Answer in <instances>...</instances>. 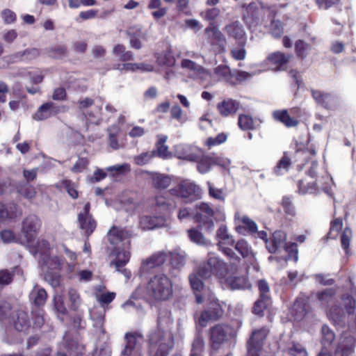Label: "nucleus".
Returning a JSON list of instances; mask_svg holds the SVG:
<instances>
[{
	"label": "nucleus",
	"instance_id": "nucleus-50",
	"mask_svg": "<svg viewBox=\"0 0 356 356\" xmlns=\"http://www.w3.org/2000/svg\"><path fill=\"white\" fill-rule=\"evenodd\" d=\"M214 74L218 76L217 81H229L231 79V71L226 65H219L214 69Z\"/></svg>",
	"mask_w": 356,
	"mask_h": 356
},
{
	"label": "nucleus",
	"instance_id": "nucleus-30",
	"mask_svg": "<svg viewBox=\"0 0 356 356\" xmlns=\"http://www.w3.org/2000/svg\"><path fill=\"white\" fill-rule=\"evenodd\" d=\"M21 214L17 205L14 203H0V220H12Z\"/></svg>",
	"mask_w": 356,
	"mask_h": 356
},
{
	"label": "nucleus",
	"instance_id": "nucleus-56",
	"mask_svg": "<svg viewBox=\"0 0 356 356\" xmlns=\"http://www.w3.org/2000/svg\"><path fill=\"white\" fill-rule=\"evenodd\" d=\"M352 238V231L349 227H346L342 233L341 237V246L346 252V254H348L349 252V246L350 240Z\"/></svg>",
	"mask_w": 356,
	"mask_h": 356
},
{
	"label": "nucleus",
	"instance_id": "nucleus-57",
	"mask_svg": "<svg viewBox=\"0 0 356 356\" xmlns=\"http://www.w3.org/2000/svg\"><path fill=\"white\" fill-rule=\"evenodd\" d=\"M308 49L309 44L305 41L301 40L296 41L295 44V50L298 57L304 59L307 56Z\"/></svg>",
	"mask_w": 356,
	"mask_h": 356
},
{
	"label": "nucleus",
	"instance_id": "nucleus-6",
	"mask_svg": "<svg viewBox=\"0 0 356 356\" xmlns=\"http://www.w3.org/2000/svg\"><path fill=\"white\" fill-rule=\"evenodd\" d=\"M39 263L44 273L45 280L54 288L60 285V275L59 270L63 264L57 256L44 255L39 259Z\"/></svg>",
	"mask_w": 356,
	"mask_h": 356
},
{
	"label": "nucleus",
	"instance_id": "nucleus-34",
	"mask_svg": "<svg viewBox=\"0 0 356 356\" xmlns=\"http://www.w3.org/2000/svg\"><path fill=\"white\" fill-rule=\"evenodd\" d=\"M275 120L282 122L286 127H294L298 125V120L291 118L286 110L275 111L273 113Z\"/></svg>",
	"mask_w": 356,
	"mask_h": 356
},
{
	"label": "nucleus",
	"instance_id": "nucleus-45",
	"mask_svg": "<svg viewBox=\"0 0 356 356\" xmlns=\"http://www.w3.org/2000/svg\"><path fill=\"white\" fill-rule=\"evenodd\" d=\"M282 250L287 253V255L284 256L281 259L284 264H286V261L289 259H293L295 262L298 261V251L297 248V244L296 243H290L289 244L286 243V246L283 248Z\"/></svg>",
	"mask_w": 356,
	"mask_h": 356
},
{
	"label": "nucleus",
	"instance_id": "nucleus-59",
	"mask_svg": "<svg viewBox=\"0 0 356 356\" xmlns=\"http://www.w3.org/2000/svg\"><path fill=\"white\" fill-rule=\"evenodd\" d=\"M342 300L346 312L349 315L354 314L356 305L355 299L349 295H343Z\"/></svg>",
	"mask_w": 356,
	"mask_h": 356
},
{
	"label": "nucleus",
	"instance_id": "nucleus-26",
	"mask_svg": "<svg viewBox=\"0 0 356 356\" xmlns=\"http://www.w3.org/2000/svg\"><path fill=\"white\" fill-rule=\"evenodd\" d=\"M59 112V107L53 102L42 104L33 115L35 120H46Z\"/></svg>",
	"mask_w": 356,
	"mask_h": 356
},
{
	"label": "nucleus",
	"instance_id": "nucleus-46",
	"mask_svg": "<svg viewBox=\"0 0 356 356\" xmlns=\"http://www.w3.org/2000/svg\"><path fill=\"white\" fill-rule=\"evenodd\" d=\"M235 249L243 256V258H248L250 261L253 260L254 257V254L245 241H238L236 243Z\"/></svg>",
	"mask_w": 356,
	"mask_h": 356
},
{
	"label": "nucleus",
	"instance_id": "nucleus-18",
	"mask_svg": "<svg viewBox=\"0 0 356 356\" xmlns=\"http://www.w3.org/2000/svg\"><path fill=\"white\" fill-rule=\"evenodd\" d=\"M168 222L164 216H143L140 219L139 226L144 230L153 229L155 228L168 226Z\"/></svg>",
	"mask_w": 356,
	"mask_h": 356
},
{
	"label": "nucleus",
	"instance_id": "nucleus-64",
	"mask_svg": "<svg viewBox=\"0 0 356 356\" xmlns=\"http://www.w3.org/2000/svg\"><path fill=\"white\" fill-rule=\"evenodd\" d=\"M154 156H155L154 151L150 152H143L141 154L136 156L134 158V161L137 165H143L147 164Z\"/></svg>",
	"mask_w": 356,
	"mask_h": 356
},
{
	"label": "nucleus",
	"instance_id": "nucleus-44",
	"mask_svg": "<svg viewBox=\"0 0 356 356\" xmlns=\"http://www.w3.org/2000/svg\"><path fill=\"white\" fill-rule=\"evenodd\" d=\"M298 192L300 195L314 194L318 191V187L314 181L309 182L300 180L298 183Z\"/></svg>",
	"mask_w": 356,
	"mask_h": 356
},
{
	"label": "nucleus",
	"instance_id": "nucleus-29",
	"mask_svg": "<svg viewBox=\"0 0 356 356\" xmlns=\"http://www.w3.org/2000/svg\"><path fill=\"white\" fill-rule=\"evenodd\" d=\"M186 262V254L184 252H173L171 253V268L170 273L172 276L176 277Z\"/></svg>",
	"mask_w": 356,
	"mask_h": 356
},
{
	"label": "nucleus",
	"instance_id": "nucleus-51",
	"mask_svg": "<svg viewBox=\"0 0 356 356\" xmlns=\"http://www.w3.org/2000/svg\"><path fill=\"white\" fill-rule=\"evenodd\" d=\"M197 161V169L201 174H205L208 172L213 165V159L211 157L202 158L201 156Z\"/></svg>",
	"mask_w": 356,
	"mask_h": 356
},
{
	"label": "nucleus",
	"instance_id": "nucleus-3",
	"mask_svg": "<svg viewBox=\"0 0 356 356\" xmlns=\"http://www.w3.org/2000/svg\"><path fill=\"white\" fill-rule=\"evenodd\" d=\"M173 285L172 280L163 273L154 275L147 286L140 285L132 293L134 299L144 298L149 301H165L172 297Z\"/></svg>",
	"mask_w": 356,
	"mask_h": 356
},
{
	"label": "nucleus",
	"instance_id": "nucleus-55",
	"mask_svg": "<svg viewBox=\"0 0 356 356\" xmlns=\"http://www.w3.org/2000/svg\"><path fill=\"white\" fill-rule=\"evenodd\" d=\"M238 124L243 130H249L254 128V121L251 116L248 115H240L238 116Z\"/></svg>",
	"mask_w": 356,
	"mask_h": 356
},
{
	"label": "nucleus",
	"instance_id": "nucleus-15",
	"mask_svg": "<svg viewBox=\"0 0 356 356\" xmlns=\"http://www.w3.org/2000/svg\"><path fill=\"white\" fill-rule=\"evenodd\" d=\"M125 338L127 343L122 354L128 356H142L141 346L143 342L142 336L137 334H127Z\"/></svg>",
	"mask_w": 356,
	"mask_h": 356
},
{
	"label": "nucleus",
	"instance_id": "nucleus-7",
	"mask_svg": "<svg viewBox=\"0 0 356 356\" xmlns=\"http://www.w3.org/2000/svg\"><path fill=\"white\" fill-rule=\"evenodd\" d=\"M170 193L172 195L180 197L186 201H193L200 197V189L193 182L184 180L176 187L170 189Z\"/></svg>",
	"mask_w": 356,
	"mask_h": 356
},
{
	"label": "nucleus",
	"instance_id": "nucleus-33",
	"mask_svg": "<svg viewBox=\"0 0 356 356\" xmlns=\"http://www.w3.org/2000/svg\"><path fill=\"white\" fill-rule=\"evenodd\" d=\"M155 58L157 64L160 66L173 67L176 63V59L170 49L156 53Z\"/></svg>",
	"mask_w": 356,
	"mask_h": 356
},
{
	"label": "nucleus",
	"instance_id": "nucleus-40",
	"mask_svg": "<svg viewBox=\"0 0 356 356\" xmlns=\"http://www.w3.org/2000/svg\"><path fill=\"white\" fill-rule=\"evenodd\" d=\"M54 304L58 318L61 321L66 320L68 317V312L65 305L63 297L60 295H55L54 297Z\"/></svg>",
	"mask_w": 356,
	"mask_h": 356
},
{
	"label": "nucleus",
	"instance_id": "nucleus-54",
	"mask_svg": "<svg viewBox=\"0 0 356 356\" xmlns=\"http://www.w3.org/2000/svg\"><path fill=\"white\" fill-rule=\"evenodd\" d=\"M327 314L330 319L335 323L341 322L344 316L343 311L341 308L334 306L327 310Z\"/></svg>",
	"mask_w": 356,
	"mask_h": 356
},
{
	"label": "nucleus",
	"instance_id": "nucleus-13",
	"mask_svg": "<svg viewBox=\"0 0 356 356\" xmlns=\"http://www.w3.org/2000/svg\"><path fill=\"white\" fill-rule=\"evenodd\" d=\"M175 155L179 159L195 161L202 156V152L195 146L180 144L175 147Z\"/></svg>",
	"mask_w": 356,
	"mask_h": 356
},
{
	"label": "nucleus",
	"instance_id": "nucleus-14",
	"mask_svg": "<svg viewBox=\"0 0 356 356\" xmlns=\"http://www.w3.org/2000/svg\"><path fill=\"white\" fill-rule=\"evenodd\" d=\"M90 205L86 203L83 211L78 215V223L80 229L88 236L95 229L97 224L95 220L90 214Z\"/></svg>",
	"mask_w": 356,
	"mask_h": 356
},
{
	"label": "nucleus",
	"instance_id": "nucleus-49",
	"mask_svg": "<svg viewBox=\"0 0 356 356\" xmlns=\"http://www.w3.org/2000/svg\"><path fill=\"white\" fill-rule=\"evenodd\" d=\"M188 234L191 241L197 245H207L209 244V241L204 237L203 234L195 229H189Z\"/></svg>",
	"mask_w": 356,
	"mask_h": 356
},
{
	"label": "nucleus",
	"instance_id": "nucleus-9",
	"mask_svg": "<svg viewBox=\"0 0 356 356\" xmlns=\"http://www.w3.org/2000/svg\"><path fill=\"white\" fill-rule=\"evenodd\" d=\"M235 219L241 225L236 226V230L238 233L245 234L249 233L251 234H256L258 237L267 243V234L264 231L258 232L257 225L254 221L251 220L247 216H241L238 213L235 214Z\"/></svg>",
	"mask_w": 356,
	"mask_h": 356
},
{
	"label": "nucleus",
	"instance_id": "nucleus-62",
	"mask_svg": "<svg viewBox=\"0 0 356 356\" xmlns=\"http://www.w3.org/2000/svg\"><path fill=\"white\" fill-rule=\"evenodd\" d=\"M209 194L214 199L223 200L225 199V193L222 189L216 188L210 181H207Z\"/></svg>",
	"mask_w": 356,
	"mask_h": 356
},
{
	"label": "nucleus",
	"instance_id": "nucleus-23",
	"mask_svg": "<svg viewBox=\"0 0 356 356\" xmlns=\"http://www.w3.org/2000/svg\"><path fill=\"white\" fill-rule=\"evenodd\" d=\"M240 103L232 99H225L217 104L219 113L223 117L234 115L239 109Z\"/></svg>",
	"mask_w": 356,
	"mask_h": 356
},
{
	"label": "nucleus",
	"instance_id": "nucleus-12",
	"mask_svg": "<svg viewBox=\"0 0 356 356\" xmlns=\"http://www.w3.org/2000/svg\"><path fill=\"white\" fill-rule=\"evenodd\" d=\"M267 336L264 329L254 332L248 341V356H261V348Z\"/></svg>",
	"mask_w": 356,
	"mask_h": 356
},
{
	"label": "nucleus",
	"instance_id": "nucleus-41",
	"mask_svg": "<svg viewBox=\"0 0 356 356\" xmlns=\"http://www.w3.org/2000/svg\"><path fill=\"white\" fill-rule=\"evenodd\" d=\"M153 186L158 189H165L168 188L172 181V179L168 175L159 173H153L152 175Z\"/></svg>",
	"mask_w": 356,
	"mask_h": 356
},
{
	"label": "nucleus",
	"instance_id": "nucleus-32",
	"mask_svg": "<svg viewBox=\"0 0 356 356\" xmlns=\"http://www.w3.org/2000/svg\"><path fill=\"white\" fill-rule=\"evenodd\" d=\"M30 248L31 252L34 254H39L40 258L44 257V255L49 254V244L46 240H40L33 242L30 244H26Z\"/></svg>",
	"mask_w": 356,
	"mask_h": 356
},
{
	"label": "nucleus",
	"instance_id": "nucleus-27",
	"mask_svg": "<svg viewBox=\"0 0 356 356\" xmlns=\"http://www.w3.org/2000/svg\"><path fill=\"white\" fill-rule=\"evenodd\" d=\"M165 259L166 255L165 253L160 252L155 253L143 261L140 270L144 273L156 266H159L165 262Z\"/></svg>",
	"mask_w": 356,
	"mask_h": 356
},
{
	"label": "nucleus",
	"instance_id": "nucleus-17",
	"mask_svg": "<svg viewBox=\"0 0 356 356\" xmlns=\"http://www.w3.org/2000/svg\"><path fill=\"white\" fill-rule=\"evenodd\" d=\"M231 327L225 325H216L210 330V340L213 349L227 340L228 335L231 333Z\"/></svg>",
	"mask_w": 356,
	"mask_h": 356
},
{
	"label": "nucleus",
	"instance_id": "nucleus-24",
	"mask_svg": "<svg viewBox=\"0 0 356 356\" xmlns=\"http://www.w3.org/2000/svg\"><path fill=\"white\" fill-rule=\"evenodd\" d=\"M226 287L232 289H250L251 284L249 283L246 277L245 276H229L228 274L225 276V279L222 280V282Z\"/></svg>",
	"mask_w": 356,
	"mask_h": 356
},
{
	"label": "nucleus",
	"instance_id": "nucleus-39",
	"mask_svg": "<svg viewBox=\"0 0 356 356\" xmlns=\"http://www.w3.org/2000/svg\"><path fill=\"white\" fill-rule=\"evenodd\" d=\"M29 297L35 306L40 307L44 305L47 293L44 289L35 286L31 292Z\"/></svg>",
	"mask_w": 356,
	"mask_h": 356
},
{
	"label": "nucleus",
	"instance_id": "nucleus-58",
	"mask_svg": "<svg viewBox=\"0 0 356 356\" xmlns=\"http://www.w3.org/2000/svg\"><path fill=\"white\" fill-rule=\"evenodd\" d=\"M288 353L291 356H308L307 350L300 343H293L288 348Z\"/></svg>",
	"mask_w": 356,
	"mask_h": 356
},
{
	"label": "nucleus",
	"instance_id": "nucleus-21",
	"mask_svg": "<svg viewBox=\"0 0 356 356\" xmlns=\"http://www.w3.org/2000/svg\"><path fill=\"white\" fill-rule=\"evenodd\" d=\"M105 309L102 307H94L90 310V319L92 321V326L95 329L97 334L104 333L103 328L104 323Z\"/></svg>",
	"mask_w": 356,
	"mask_h": 356
},
{
	"label": "nucleus",
	"instance_id": "nucleus-37",
	"mask_svg": "<svg viewBox=\"0 0 356 356\" xmlns=\"http://www.w3.org/2000/svg\"><path fill=\"white\" fill-rule=\"evenodd\" d=\"M120 132V128L118 125H111L107 129L108 145L114 150L122 147V144L118 139Z\"/></svg>",
	"mask_w": 356,
	"mask_h": 356
},
{
	"label": "nucleus",
	"instance_id": "nucleus-53",
	"mask_svg": "<svg viewBox=\"0 0 356 356\" xmlns=\"http://www.w3.org/2000/svg\"><path fill=\"white\" fill-rule=\"evenodd\" d=\"M291 164L290 159L284 155L274 168V173L277 175H282L284 172L288 171Z\"/></svg>",
	"mask_w": 356,
	"mask_h": 356
},
{
	"label": "nucleus",
	"instance_id": "nucleus-11",
	"mask_svg": "<svg viewBox=\"0 0 356 356\" xmlns=\"http://www.w3.org/2000/svg\"><path fill=\"white\" fill-rule=\"evenodd\" d=\"M216 238L218 241L219 250L229 257L232 258L235 254L231 248L227 246L233 245L234 240L232 236L229 234L225 225H222L220 226L216 232Z\"/></svg>",
	"mask_w": 356,
	"mask_h": 356
},
{
	"label": "nucleus",
	"instance_id": "nucleus-19",
	"mask_svg": "<svg viewBox=\"0 0 356 356\" xmlns=\"http://www.w3.org/2000/svg\"><path fill=\"white\" fill-rule=\"evenodd\" d=\"M227 35L234 39L238 44H245L246 36L242 24L238 22H233L227 24L225 27Z\"/></svg>",
	"mask_w": 356,
	"mask_h": 356
},
{
	"label": "nucleus",
	"instance_id": "nucleus-28",
	"mask_svg": "<svg viewBox=\"0 0 356 356\" xmlns=\"http://www.w3.org/2000/svg\"><path fill=\"white\" fill-rule=\"evenodd\" d=\"M156 209L163 213H168L173 211L177 205L175 201L166 197L164 195H158L155 197Z\"/></svg>",
	"mask_w": 356,
	"mask_h": 356
},
{
	"label": "nucleus",
	"instance_id": "nucleus-52",
	"mask_svg": "<svg viewBox=\"0 0 356 356\" xmlns=\"http://www.w3.org/2000/svg\"><path fill=\"white\" fill-rule=\"evenodd\" d=\"M343 227V222L340 218L334 219L330 222V231L327 234L328 238H336L338 234L341 230Z\"/></svg>",
	"mask_w": 356,
	"mask_h": 356
},
{
	"label": "nucleus",
	"instance_id": "nucleus-22",
	"mask_svg": "<svg viewBox=\"0 0 356 356\" xmlns=\"http://www.w3.org/2000/svg\"><path fill=\"white\" fill-rule=\"evenodd\" d=\"M289 55L282 52H275L268 56V70L272 71L284 70L290 58Z\"/></svg>",
	"mask_w": 356,
	"mask_h": 356
},
{
	"label": "nucleus",
	"instance_id": "nucleus-1",
	"mask_svg": "<svg viewBox=\"0 0 356 356\" xmlns=\"http://www.w3.org/2000/svg\"><path fill=\"white\" fill-rule=\"evenodd\" d=\"M172 319L168 311L160 312L157 320V327L149 335V350L154 356H168L174 346L171 333Z\"/></svg>",
	"mask_w": 356,
	"mask_h": 356
},
{
	"label": "nucleus",
	"instance_id": "nucleus-20",
	"mask_svg": "<svg viewBox=\"0 0 356 356\" xmlns=\"http://www.w3.org/2000/svg\"><path fill=\"white\" fill-rule=\"evenodd\" d=\"M286 234L282 230L275 231L272 234L270 238H268V243H270L268 252H279L282 250L286 245Z\"/></svg>",
	"mask_w": 356,
	"mask_h": 356
},
{
	"label": "nucleus",
	"instance_id": "nucleus-60",
	"mask_svg": "<svg viewBox=\"0 0 356 356\" xmlns=\"http://www.w3.org/2000/svg\"><path fill=\"white\" fill-rule=\"evenodd\" d=\"M170 115L180 123H184L187 120L186 115H184L183 111L178 105H175L172 107Z\"/></svg>",
	"mask_w": 356,
	"mask_h": 356
},
{
	"label": "nucleus",
	"instance_id": "nucleus-2",
	"mask_svg": "<svg viewBox=\"0 0 356 356\" xmlns=\"http://www.w3.org/2000/svg\"><path fill=\"white\" fill-rule=\"evenodd\" d=\"M77 104L80 113L77 120L73 124V129L76 131V143H80L83 140V136L81 132H86L89 125H98L102 121V103H98L90 97H85L79 99Z\"/></svg>",
	"mask_w": 356,
	"mask_h": 356
},
{
	"label": "nucleus",
	"instance_id": "nucleus-47",
	"mask_svg": "<svg viewBox=\"0 0 356 356\" xmlns=\"http://www.w3.org/2000/svg\"><path fill=\"white\" fill-rule=\"evenodd\" d=\"M67 295L71 309L77 311L81 305V298L79 293L76 289L70 288L68 290Z\"/></svg>",
	"mask_w": 356,
	"mask_h": 356
},
{
	"label": "nucleus",
	"instance_id": "nucleus-48",
	"mask_svg": "<svg viewBox=\"0 0 356 356\" xmlns=\"http://www.w3.org/2000/svg\"><path fill=\"white\" fill-rule=\"evenodd\" d=\"M322 346H330L335 339V334L334 332L327 325H324L321 328Z\"/></svg>",
	"mask_w": 356,
	"mask_h": 356
},
{
	"label": "nucleus",
	"instance_id": "nucleus-10",
	"mask_svg": "<svg viewBox=\"0 0 356 356\" xmlns=\"http://www.w3.org/2000/svg\"><path fill=\"white\" fill-rule=\"evenodd\" d=\"M132 235L131 231L117 227H113L107 234L110 243L120 248H129V239Z\"/></svg>",
	"mask_w": 356,
	"mask_h": 356
},
{
	"label": "nucleus",
	"instance_id": "nucleus-63",
	"mask_svg": "<svg viewBox=\"0 0 356 356\" xmlns=\"http://www.w3.org/2000/svg\"><path fill=\"white\" fill-rule=\"evenodd\" d=\"M68 349L70 355L73 356H82L84 350V346L79 344L78 342L72 341L68 344Z\"/></svg>",
	"mask_w": 356,
	"mask_h": 356
},
{
	"label": "nucleus",
	"instance_id": "nucleus-4",
	"mask_svg": "<svg viewBox=\"0 0 356 356\" xmlns=\"http://www.w3.org/2000/svg\"><path fill=\"white\" fill-rule=\"evenodd\" d=\"M189 281L195 291L196 302L199 304L207 302V309L202 313L199 318V324L205 327L209 322L218 320L222 314V309L210 290L204 287L202 282L197 275H190Z\"/></svg>",
	"mask_w": 356,
	"mask_h": 356
},
{
	"label": "nucleus",
	"instance_id": "nucleus-31",
	"mask_svg": "<svg viewBox=\"0 0 356 356\" xmlns=\"http://www.w3.org/2000/svg\"><path fill=\"white\" fill-rule=\"evenodd\" d=\"M13 323L15 330L18 332H26L31 327L28 314L23 310H19L17 312Z\"/></svg>",
	"mask_w": 356,
	"mask_h": 356
},
{
	"label": "nucleus",
	"instance_id": "nucleus-61",
	"mask_svg": "<svg viewBox=\"0 0 356 356\" xmlns=\"http://www.w3.org/2000/svg\"><path fill=\"white\" fill-rule=\"evenodd\" d=\"M61 186L66 189L67 193L74 199L78 197V191L74 183L70 180L64 179L62 181Z\"/></svg>",
	"mask_w": 356,
	"mask_h": 356
},
{
	"label": "nucleus",
	"instance_id": "nucleus-16",
	"mask_svg": "<svg viewBox=\"0 0 356 356\" xmlns=\"http://www.w3.org/2000/svg\"><path fill=\"white\" fill-rule=\"evenodd\" d=\"M204 35L211 45H216L218 51H224L227 43L226 38L213 23H211L205 29Z\"/></svg>",
	"mask_w": 356,
	"mask_h": 356
},
{
	"label": "nucleus",
	"instance_id": "nucleus-42",
	"mask_svg": "<svg viewBox=\"0 0 356 356\" xmlns=\"http://www.w3.org/2000/svg\"><path fill=\"white\" fill-rule=\"evenodd\" d=\"M312 94L316 103L325 108H330L331 102L334 99V97L330 94L324 93L319 90H312Z\"/></svg>",
	"mask_w": 356,
	"mask_h": 356
},
{
	"label": "nucleus",
	"instance_id": "nucleus-38",
	"mask_svg": "<svg viewBox=\"0 0 356 356\" xmlns=\"http://www.w3.org/2000/svg\"><path fill=\"white\" fill-rule=\"evenodd\" d=\"M354 339L346 337L334 351V356H349L353 350Z\"/></svg>",
	"mask_w": 356,
	"mask_h": 356
},
{
	"label": "nucleus",
	"instance_id": "nucleus-35",
	"mask_svg": "<svg viewBox=\"0 0 356 356\" xmlns=\"http://www.w3.org/2000/svg\"><path fill=\"white\" fill-rule=\"evenodd\" d=\"M195 210V218L199 222H204L206 218H211L214 213L213 209L204 202L197 204Z\"/></svg>",
	"mask_w": 356,
	"mask_h": 356
},
{
	"label": "nucleus",
	"instance_id": "nucleus-36",
	"mask_svg": "<svg viewBox=\"0 0 356 356\" xmlns=\"http://www.w3.org/2000/svg\"><path fill=\"white\" fill-rule=\"evenodd\" d=\"M307 312V300L304 297H298L294 302L291 313L296 320H300L304 317Z\"/></svg>",
	"mask_w": 356,
	"mask_h": 356
},
{
	"label": "nucleus",
	"instance_id": "nucleus-43",
	"mask_svg": "<svg viewBox=\"0 0 356 356\" xmlns=\"http://www.w3.org/2000/svg\"><path fill=\"white\" fill-rule=\"evenodd\" d=\"M336 291L333 289H326L317 293V298L321 302V305L327 307L330 303H332L334 299Z\"/></svg>",
	"mask_w": 356,
	"mask_h": 356
},
{
	"label": "nucleus",
	"instance_id": "nucleus-5",
	"mask_svg": "<svg viewBox=\"0 0 356 356\" xmlns=\"http://www.w3.org/2000/svg\"><path fill=\"white\" fill-rule=\"evenodd\" d=\"M197 273L202 278H209L214 275L220 282H222V280L228 273V266L220 258L213 254H209L207 260L200 265Z\"/></svg>",
	"mask_w": 356,
	"mask_h": 356
},
{
	"label": "nucleus",
	"instance_id": "nucleus-8",
	"mask_svg": "<svg viewBox=\"0 0 356 356\" xmlns=\"http://www.w3.org/2000/svg\"><path fill=\"white\" fill-rule=\"evenodd\" d=\"M40 225L38 218L35 215L26 217L22 223L19 243L22 244H30L35 239L38 229Z\"/></svg>",
	"mask_w": 356,
	"mask_h": 356
},
{
	"label": "nucleus",
	"instance_id": "nucleus-25",
	"mask_svg": "<svg viewBox=\"0 0 356 356\" xmlns=\"http://www.w3.org/2000/svg\"><path fill=\"white\" fill-rule=\"evenodd\" d=\"M129 248H122L121 250L120 246L115 247L113 251V254L115 256L113 261H111V265H113L118 271L124 267L130 259V252Z\"/></svg>",
	"mask_w": 356,
	"mask_h": 356
}]
</instances>
